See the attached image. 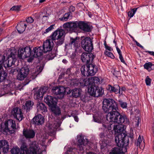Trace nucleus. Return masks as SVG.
Instances as JSON below:
<instances>
[{"label": "nucleus", "instance_id": "obj_50", "mask_svg": "<svg viewBox=\"0 0 154 154\" xmlns=\"http://www.w3.org/2000/svg\"><path fill=\"white\" fill-rule=\"evenodd\" d=\"M48 130H49V132L52 133L54 131V128L52 126V125H49L48 127Z\"/></svg>", "mask_w": 154, "mask_h": 154}, {"label": "nucleus", "instance_id": "obj_44", "mask_svg": "<svg viewBox=\"0 0 154 154\" xmlns=\"http://www.w3.org/2000/svg\"><path fill=\"white\" fill-rule=\"evenodd\" d=\"M59 88V86L53 87L52 90V92L56 95H59V90H58Z\"/></svg>", "mask_w": 154, "mask_h": 154}, {"label": "nucleus", "instance_id": "obj_4", "mask_svg": "<svg viewBox=\"0 0 154 154\" xmlns=\"http://www.w3.org/2000/svg\"><path fill=\"white\" fill-rule=\"evenodd\" d=\"M66 34L65 31L62 29L58 28L49 36L51 40L54 41L56 46L58 47L63 44L65 40Z\"/></svg>", "mask_w": 154, "mask_h": 154}, {"label": "nucleus", "instance_id": "obj_46", "mask_svg": "<svg viewBox=\"0 0 154 154\" xmlns=\"http://www.w3.org/2000/svg\"><path fill=\"white\" fill-rule=\"evenodd\" d=\"M72 83L74 86H77L81 84V82L79 80L77 79H73L72 80Z\"/></svg>", "mask_w": 154, "mask_h": 154}, {"label": "nucleus", "instance_id": "obj_32", "mask_svg": "<svg viewBox=\"0 0 154 154\" xmlns=\"http://www.w3.org/2000/svg\"><path fill=\"white\" fill-rule=\"evenodd\" d=\"M74 68L72 66L68 68L65 72H62L61 73L60 76L64 77L65 74L68 75V76H70V75H72V74L74 73Z\"/></svg>", "mask_w": 154, "mask_h": 154}, {"label": "nucleus", "instance_id": "obj_61", "mask_svg": "<svg viewBox=\"0 0 154 154\" xmlns=\"http://www.w3.org/2000/svg\"><path fill=\"white\" fill-rule=\"evenodd\" d=\"M7 81L9 82L8 84H4L3 85L4 87L5 88H9L10 86V81L9 80H7Z\"/></svg>", "mask_w": 154, "mask_h": 154}, {"label": "nucleus", "instance_id": "obj_40", "mask_svg": "<svg viewBox=\"0 0 154 154\" xmlns=\"http://www.w3.org/2000/svg\"><path fill=\"white\" fill-rule=\"evenodd\" d=\"M93 120L94 122L98 123H101L102 121V119H101V117L98 115L94 116H93Z\"/></svg>", "mask_w": 154, "mask_h": 154}, {"label": "nucleus", "instance_id": "obj_8", "mask_svg": "<svg viewBox=\"0 0 154 154\" xmlns=\"http://www.w3.org/2000/svg\"><path fill=\"white\" fill-rule=\"evenodd\" d=\"M91 87L88 88V92L91 96L98 97L103 94L104 90L102 87L94 86L93 87Z\"/></svg>", "mask_w": 154, "mask_h": 154}, {"label": "nucleus", "instance_id": "obj_60", "mask_svg": "<svg viewBox=\"0 0 154 154\" xmlns=\"http://www.w3.org/2000/svg\"><path fill=\"white\" fill-rule=\"evenodd\" d=\"M100 137L101 139H105L104 138H106V139H107V136H105L104 135V134L102 132L101 133L100 135Z\"/></svg>", "mask_w": 154, "mask_h": 154}, {"label": "nucleus", "instance_id": "obj_45", "mask_svg": "<svg viewBox=\"0 0 154 154\" xmlns=\"http://www.w3.org/2000/svg\"><path fill=\"white\" fill-rule=\"evenodd\" d=\"M152 66V64L150 62L146 63L144 65V68L148 70V71L150 69H151V68Z\"/></svg>", "mask_w": 154, "mask_h": 154}, {"label": "nucleus", "instance_id": "obj_9", "mask_svg": "<svg viewBox=\"0 0 154 154\" xmlns=\"http://www.w3.org/2000/svg\"><path fill=\"white\" fill-rule=\"evenodd\" d=\"M95 57V55L91 52H83L81 55V60L83 62L86 63V65L94 64L93 63V60Z\"/></svg>", "mask_w": 154, "mask_h": 154}, {"label": "nucleus", "instance_id": "obj_41", "mask_svg": "<svg viewBox=\"0 0 154 154\" xmlns=\"http://www.w3.org/2000/svg\"><path fill=\"white\" fill-rule=\"evenodd\" d=\"M70 12H68L66 13L63 17L62 18H60L59 19L62 21H66L69 18V17L70 15Z\"/></svg>", "mask_w": 154, "mask_h": 154}, {"label": "nucleus", "instance_id": "obj_27", "mask_svg": "<svg viewBox=\"0 0 154 154\" xmlns=\"http://www.w3.org/2000/svg\"><path fill=\"white\" fill-rule=\"evenodd\" d=\"M35 18L37 20L39 19L40 18L42 17V19L45 21L47 20L48 19V18L49 16V14H47V12L45 11H44L42 12L40 14H35Z\"/></svg>", "mask_w": 154, "mask_h": 154}, {"label": "nucleus", "instance_id": "obj_49", "mask_svg": "<svg viewBox=\"0 0 154 154\" xmlns=\"http://www.w3.org/2000/svg\"><path fill=\"white\" fill-rule=\"evenodd\" d=\"M21 7V5L14 6L10 9V10L18 11L20 10Z\"/></svg>", "mask_w": 154, "mask_h": 154}, {"label": "nucleus", "instance_id": "obj_39", "mask_svg": "<svg viewBox=\"0 0 154 154\" xmlns=\"http://www.w3.org/2000/svg\"><path fill=\"white\" fill-rule=\"evenodd\" d=\"M6 57L5 55H2L0 56V72L3 70V65L5 62Z\"/></svg>", "mask_w": 154, "mask_h": 154}, {"label": "nucleus", "instance_id": "obj_11", "mask_svg": "<svg viewBox=\"0 0 154 154\" xmlns=\"http://www.w3.org/2000/svg\"><path fill=\"white\" fill-rule=\"evenodd\" d=\"M78 21L74 22H69L66 23L63 25L64 28L67 29V30L70 32H75L78 28Z\"/></svg>", "mask_w": 154, "mask_h": 154}, {"label": "nucleus", "instance_id": "obj_22", "mask_svg": "<svg viewBox=\"0 0 154 154\" xmlns=\"http://www.w3.org/2000/svg\"><path fill=\"white\" fill-rule=\"evenodd\" d=\"M44 52L42 46L32 47V56L35 58H38L43 55Z\"/></svg>", "mask_w": 154, "mask_h": 154}, {"label": "nucleus", "instance_id": "obj_21", "mask_svg": "<svg viewBox=\"0 0 154 154\" xmlns=\"http://www.w3.org/2000/svg\"><path fill=\"white\" fill-rule=\"evenodd\" d=\"M26 148L25 143H23L20 147V149L17 146L13 147L11 150V154H25L24 149Z\"/></svg>", "mask_w": 154, "mask_h": 154}, {"label": "nucleus", "instance_id": "obj_47", "mask_svg": "<svg viewBox=\"0 0 154 154\" xmlns=\"http://www.w3.org/2000/svg\"><path fill=\"white\" fill-rule=\"evenodd\" d=\"M104 54L112 59H114L115 58V56L112 53L109 52L106 50L105 51Z\"/></svg>", "mask_w": 154, "mask_h": 154}, {"label": "nucleus", "instance_id": "obj_29", "mask_svg": "<svg viewBox=\"0 0 154 154\" xmlns=\"http://www.w3.org/2000/svg\"><path fill=\"white\" fill-rule=\"evenodd\" d=\"M82 89L79 88H75L72 90V95L73 97L77 98L81 95Z\"/></svg>", "mask_w": 154, "mask_h": 154}, {"label": "nucleus", "instance_id": "obj_56", "mask_svg": "<svg viewBox=\"0 0 154 154\" xmlns=\"http://www.w3.org/2000/svg\"><path fill=\"white\" fill-rule=\"evenodd\" d=\"M75 10V7L72 5H71L70 6L69 9V11H70L69 12L71 13V12H73Z\"/></svg>", "mask_w": 154, "mask_h": 154}, {"label": "nucleus", "instance_id": "obj_12", "mask_svg": "<svg viewBox=\"0 0 154 154\" xmlns=\"http://www.w3.org/2000/svg\"><path fill=\"white\" fill-rule=\"evenodd\" d=\"M16 55L15 54L11 52L8 56L7 57L6 60H5L3 64L6 65L7 67H9L14 65L17 59L16 57Z\"/></svg>", "mask_w": 154, "mask_h": 154}, {"label": "nucleus", "instance_id": "obj_15", "mask_svg": "<svg viewBox=\"0 0 154 154\" xmlns=\"http://www.w3.org/2000/svg\"><path fill=\"white\" fill-rule=\"evenodd\" d=\"M54 43L51 39H47L43 44L42 48L44 53H47L52 50Z\"/></svg>", "mask_w": 154, "mask_h": 154}, {"label": "nucleus", "instance_id": "obj_58", "mask_svg": "<svg viewBox=\"0 0 154 154\" xmlns=\"http://www.w3.org/2000/svg\"><path fill=\"white\" fill-rule=\"evenodd\" d=\"M65 90H66V92L67 94H69L71 92L72 93V90H71L69 88H65Z\"/></svg>", "mask_w": 154, "mask_h": 154}, {"label": "nucleus", "instance_id": "obj_3", "mask_svg": "<svg viewBox=\"0 0 154 154\" xmlns=\"http://www.w3.org/2000/svg\"><path fill=\"white\" fill-rule=\"evenodd\" d=\"M16 129L15 121L12 119L6 120L4 122L0 121V132L7 135L8 132L11 134L14 133Z\"/></svg>", "mask_w": 154, "mask_h": 154}, {"label": "nucleus", "instance_id": "obj_52", "mask_svg": "<svg viewBox=\"0 0 154 154\" xmlns=\"http://www.w3.org/2000/svg\"><path fill=\"white\" fill-rule=\"evenodd\" d=\"M145 82L146 84L147 85H150L151 82V79L148 76H147Z\"/></svg>", "mask_w": 154, "mask_h": 154}, {"label": "nucleus", "instance_id": "obj_20", "mask_svg": "<svg viewBox=\"0 0 154 154\" xmlns=\"http://www.w3.org/2000/svg\"><path fill=\"white\" fill-rule=\"evenodd\" d=\"M106 89L110 93H114L116 94L122 95V92L120 91L121 88L118 85H114L112 86L109 84L106 87Z\"/></svg>", "mask_w": 154, "mask_h": 154}, {"label": "nucleus", "instance_id": "obj_53", "mask_svg": "<svg viewBox=\"0 0 154 154\" xmlns=\"http://www.w3.org/2000/svg\"><path fill=\"white\" fill-rule=\"evenodd\" d=\"M55 24H52L49 27L45 30V32H44L45 33H46L48 32L49 31H51L53 29H54V26Z\"/></svg>", "mask_w": 154, "mask_h": 154}, {"label": "nucleus", "instance_id": "obj_28", "mask_svg": "<svg viewBox=\"0 0 154 154\" xmlns=\"http://www.w3.org/2000/svg\"><path fill=\"white\" fill-rule=\"evenodd\" d=\"M25 145L26 148L24 149L25 154H37L36 149L34 147L30 146L29 149L26 143Z\"/></svg>", "mask_w": 154, "mask_h": 154}, {"label": "nucleus", "instance_id": "obj_55", "mask_svg": "<svg viewBox=\"0 0 154 154\" xmlns=\"http://www.w3.org/2000/svg\"><path fill=\"white\" fill-rule=\"evenodd\" d=\"M26 21L27 23H31L33 22L34 19L32 17H29L26 19Z\"/></svg>", "mask_w": 154, "mask_h": 154}, {"label": "nucleus", "instance_id": "obj_37", "mask_svg": "<svg viewBox=\"0 0 154 154\" xmlns=\"http://www.w3.org/2000/svg\"><path fill=\"white\" fill-rule=\"evenodd\" d=\"M77 39V37L75 38H73L72 37H71L70 38V42L69 44L70 45H72V44H74V46L75 47V51H77V49L78 48V44H76V43L77 42H76V41Z\"/></svg>", "mask_w": 154, "mask_h": 154}, {"label": "nucleus", "instance_id": "obj_14", "mask_svg": "<svg viewBox=\"0 0 154 154\" xmlns=\"http://www.w3.org/2000/svg\"><path fill=\"white\" fill-rule=\"evenodd\" d=\"M78 28L85 32H91L92 29V26L88 25L85 21H78Z\"/></svg>", "mask_w": 154, "mask_h": 154}, {"label": "nucleus", "instance_id": "obj_54", "mask_svg": "<svg viewBox=\"0 0 154 154\" xmlns=\"http://www.w3.org/2000/svg\"><path fill=\"white\" fill-rule=\"evenodd\" d=\"M39 89H41V91L42 92V93L44 94L46 92V91L48 89V88L46 86H44L41 87Z\"/></svg>", "mask_w": 154, "mask_h": 154}, {"label": "nucleus", "instance_id": "obj_36", "mask_svg": "<svg viewBox=\"0 0 154 154\" xmlns=\"http://www.w3.org/2000/svg\"><path fill=\"white\" fill-rule=\"evenodd\" d=\"M77 138L78 139V145L80 147H82L83 146H84L85 140L84 137L82 136H80L79 137L77 136Z\"/></svg>", "mask_w": 154, "mask_h": 154}, {"label": "nucleus", "instance_id": "obj_63", "mask_svg": "<svg viewBox=\"0 0 154 154\" xmlns=\"http://www.w3.org/2000/svg\"><path fill=\"white\" fill-rule=\"evenodd\" d=\"M135 43H136V45L137 46H138V47H140V48H142L143 49H144V48H143V47L142 46V45H140V44L139 42H137L136 41V40H135Z\"/></svg>", "mask_w": 154, "mask_h": 154}, {"label": "nucleus", "instance_id": "obj_23", "mask_svg": "<svg viewBox=\"0 0 154 154\" xmlns=\"http://www.w3.org/2000/svg\"><path fill=\"white\" fill-rule=\"evenodd\" d=\"M25 21H21L18 23L16 26L17 29L20 34L23 33L25 30L27 25Z\"/></svg>", "mask_w": 154, "mask_h": 154}, {"label": "nucleus", "instance_id": "obj_59", "mask_svg": "<svg viewBox=\"0 0 154 154\" xmlns=\"http://www.w3.org/2000/svg\"><path fill=\"white\" fill-rule=\"evenodd\" d=\"M119 58L122 62L125 64H126V63L123 59L122 55L120 54V55H119Z\"/></svg>", "mask_w": 154, "mask_h": 154}, {"label": "nucleus", "instance_id": "obj_6", "mask_svg": "<svg viewBox=\"0 0 154 154\" xmlns=\"http://www.w3.org/2000/svg\"><path fill=\"white\" fill-rule=\"evenodd\" d=\"M81 40V45L83 49L86 52H91L94 49L92 39L89 37L82 36Z\"/></svg>", "mask_w": 154, "mask_h": 154}, {"label": "nucleus", "instance_id": "obj_33", "mask_svg": "<svg viewBox=\"0 0 154 154\" xmlns=\"http://www.w3.org/2000/svg\"><path fill=\"white\" fill-rule=\"evenodd\" d=\"M7 73L4 70L0 72V83L7 79Z\"/></svg>", "mask_w": 154, "mask_h": 154}, {"label": "nucleus", "instance_id": "obj_35", "mask_svg": "<svg viewBox=\"0 0 154 154\" xmlns=\"http://www.w3.org/2000/svg\"><path fill=\"white\" fill-rule=\"evenodd\" d=\"M37 108L38 111H42L44 112L47 111V108L45 105L43 103H39L37 104Z\"/></svg>", "mask_w": 154, "mask_h": 154}, {"label": "nucleus", "instance_id": "obj_13", "mask_svg": "<svg viewBox=\"0 0 154 154\" xmlns=\"http://www.w3.org/2000/svg\"><path fill=\"white\" fill-rule=\"evenodd\" d=\"M11 114L19 122L21 121L24 118L21 109L18 107L13 108L12 110Z\"/></svg>", "mask_w": 154, "mask_h": 154}, {"label": "nucleus", "instance_id": "obj_24", "mask_svg": "<svg viewBox=\"0 0 154 154\" xmlns=\"http://www.w3.org/2000/svg\"><path fill=\"white\" fill-rule=\"evenodd\" d=\"M23 134L27 138H33L35 136V131L32 129H26L23 131Z\"/></svg>", "mask_w": 154, "mask_h": 154}, {"label": "nucleus", "instance_id": "obj_38", "mask_svg": "<svg viewBox=\"0 0 154 154\" xmlns=\"http://www.w3.org/2000/svg\"><path fill=\"white\" fill-rule=\"evenodd\" d=\"M107 139H102L100 141L101 149H105V147L107 145Z\"/></svg>", "mask_w": 154, "mask_h": 154}, {"label": "nucleus", "instance_id": "obj_18", "mask_svg": "<svg viewBox=\"0 0 154 154\" xmlns=\"http://www.w3.org/2000/svg\"><path fill=\"white\" fill-rule=\"evenodd\" d=\"M9 145L8 141L5 140H0V154H5L8 151Z\"/></svg>", "mask_w": 154, "mask_h": 154}, {"label": "nucleus", "instance_id": "obj_43", "mask_svg": "<svg viewBox=\"0 0 154 154\" xmlns=\"http://www.w3.org/2000/svg\"><path fill=\"white\" fill-rule=\"evenodd\" d=\"M119 104L123 109H126L128 107L127 103L126 102H124L122 100H119Z\"/></svg>", "mask_w": 154, "mask_h": 154}, {"label": "nucleus", "instance_id": "obj_25", "mask_svg": "<svg viewBox=\"0 0 154 154\" xmlns=\"http://www.w3.org/2000/svg\"><path fill=\"white\" fill-rule=\"evenodd\" d=\"M34 105V103L31 100H28L26 101L25 103L23 105L22 108L25 110L26 112L30 111L32 109Z\"/></svg>", "mask_w": 154, "mask_h": 154}, {"label": "nucleus", "instance_id": "obj_1", "mask_svg": "<svg viewBox=\"0 0 154 154\" xmlns=\"http://www.w3.org/2000/svg\"><path fill=\"white\" fill-rule=\"evenodd\" d=\"M102 103V109L104 112L108 113L106 117L108 121L117 123L116 125H122L123 123L129 124V120L127 116L125 114L120 113L118 111L119 110L118 104L114 99L104 98ZM115 125H114V126Z\"/></svg>", "mask_w": 154, "mask_h": 154}, {"label": "nucleus", "instance_id": "obj_57", "mask_svg": "<svg viewBox=\"0 0 154 154\" xmlns=\"http://www.w3.org/2000/svg\"><path fill=\"white\" fill-rule=\"evenodd\" d=\"M29 58L27 59V61L28 62H32L34 59V58L35 57H34L32 56V55H31L30 57H28Z\"/></svg>", "mask_w": 154, "mask_h": 154}, {"label": "nucleus", "instance_id": "obj_2", "mask_svg": "<svg viewBox=\"0 0 154 154\" xmlns=\"http://www.w3.org/2000/svg\"><path fill=\"white\" fill-rule=\"evenodd\" d=\"M123 125H115L113 130L115 132V141L118 147H114L112 149L109 154H125V152H127L126 146L129 143V138L131 141V143L133 142L134 136L133 134H130L129 136L125 133Z\"/></svg>", "mask_w": 154, "mask_h": 154}, {"label": "nucleus", "instance_id": "obj_26", "mask_svg": "<svg viewBox=\"0 0 154 154\" xmlns=\"http://www.w3.org/2000/svg\"><path fill=\"white\" fill-rule=\"evenodd\" d=\"M51 111L55 116H59L61 114L60 108L57 106V104L50 107Z\"/></svg>", "mask_w": 154, "mask_h": 154}, {"label": "nucleus", "instance_id": "obj_30", "mask_svg": "<svg viewBox=\"0 0 154 154\" xmlns=\"http://www.w3.org/2000/svg\"><path fill=\"white\" fill-rule=\"evenodd\" d=\"M57 50V49L56 50L54 49L48 52V54L46 56L45 59L48 60L54 59L56 56Z\"/></svg>", "mask_w": 154, "mask_h": 154}, {"label": "nucleus", "instance_id": "obj_10", "mask_svg": "<svg viewBox=\"0 0 154 154\" xmlns=\"http://www.w3.org/2000/svg\"><path fill=\"white\" fill-rule=\"evenodd\" d=\"M29 67L26 66L19 69L17 76V79L20 81L23 80L26 78L29 72Z\"/></svg>", "mask_w": 154, "mask_h": 154}, {"label": "nucleus", "instance_id": "obj_16", "mask_svg": "<svg viewBox=\"0 0 154 154\" xmlns=\"http://www.w3.org/2000/svg\"><path fill=\"white\" fill-rule=\"evenodd\" d=\"M100 79L99 78L96 76L92 77L91 79H88L84 84V85L88 86V88H91V87L98 86V84L100 83Z\"/></svg>", "mask_w": 154, "mask_h": 154}, {"label": "nucleus", "instance_id": "obj_51", "mask_svg": "<svg viewBox=\"0 0 154 154\" xmlns=\"http://www.w3.org/2000/svg\"><path fill=\"white\" fill-rule=\"evenodd\" d=\"M18 70L16 69L12 68L9 71L10 74H16L17 72H18Z\"/></svg>", "mask_w": 154, "mask_h": 154}, {"label": "nucleus", "instance_id": "obj_19", "mask_svg": "<svg viewBox=\"0 0 154 154\" xmlns=\"http://www.w3.org/2000/svg\"><path fill=\"white\" fill-rule=\"evenodd\" d=\"M44 117L40 114L35 116L31 120V122L35 126H39L44 124Z\"/></svg>", "mask_w": 154, "mask_h": 154}, {"label": "nucleus", "instance_id": "obj_34", "mask_svg": "<svg viewBox=\"0 0 154 154\" xmlns=\"http://www.w3.org/2000/svg\"><path fill=\"white\" fill-rule=\"evenodd\" d=\"M41 90V89H39L34 92V96L36 99H41L43 97L44 94L42 93Z\"/></svg>", "mask_w": 154, "mask_h": 154}, {"label": "nucleus", "instance_id": "obj_17", "mask_svg": "<svg viewBox=\"0 0 154 154\" xmlns=\"http://www.w3.org/2000/svg\"><path fill=\"white\" fill-rule=\"evenodd\" d=\"M44 102L49 107L57 104V98L50 95H47L44 100Z\"/></svg>", "mask_w": 154, "mask_h": 154}, {"label": "nucleus", "instance_id": "obj_42", "mask_svg": "<svg viewBox=\"0 0 154 154\" xmlns=\"http://www.w3.org/2000/svg\"><path fill=\"white\" fill-rule=\"evenodd\" d=\"M59 95H65L66 94V90L65 87L62 86H59Z\"/></svg>", "mask_w": 154, "mask_h": 154}, {"label": "nucleus", "instance_id": "obj_48", "mask_svg": "<svg viewBox=\"0 0 154 154\" xmlns=\"http://www.w3.org/2000/svg\"><path fill=\"white\" fill-rule=\"evenodd\" d=\"M112 74L116 78H118V77H120L121 75V73L120 71H117L114 70L112 72Z\"/></svg>", "mask_w": 154, "mask_h": 154}, {"label": "nucleus", "instance_id": "obj_31", "mask_svg": "<svg viewBox=\"0 0 154 154\" xmlns=\"http://www.w3.org/2000/svg\"><path fill=\"white\" fill-rule=\"evenodd\" d=\"M37 74H36V73H34V75H31L30 78L29 77H26V79L23 82H22L21 83L22 85L23 86H24L28 84L32 80H33L36 78L37 76Z\"/></svg>", "mask_w": 154, "mask_h": 154}, {"label": "nucleus", "instance_id": "obj_64", "mask_svg": "<svg viewBox=\"0 0 154 154\" xmlns=\"http://www.w3.org/2000/svg\"><path fill=\"white\" fill-rule=\"evenodd\" d=\"M146 53H149L150 55L154 56V52L153 51H145Z\"/></svg>", "mask_w": 154, "mask_h": 154}, {"label": "nucleus", "instance_id": "obj_7", "mask_svg": "<svg viewBox=\"0 0 154 154\" xmlns=\"http://www.w3.org/2000/svg\"><path fill=\"white\" fill-rule=\"evenodd\" d=\"M32 47L30 45L23 46L22 48H20L18 50L17 56L20 59L29 57L32 55Z\"/></svg>", "mask_w": 154, "mask_h": 154}, {"label": "nucleus", "instance_id": "obj_62", "mask_svg": "<svg viewBox=\"0 0 154 154\" xmlns=\"http://www.w3.org/2000/svg\"><path fill=\"white\" fill-rule=\"evenodd\" d=\"M128 17H130V18L133 17L134 15L133 14V13L131 11H130L128 12Z\"/></svg>", "mask_w": 154, "mask_h": 154}, {"label": "nucleus", "instance_id": "obj_5", "mask_svg": "<svg viewBox=\"0 0 154 154\" xmlns=\"http://www.w3.org/2000/svg\"><path fill=\"white\" fill-rule=\"evenodd\" d=\"M82 75L84 76H93L98 71V68L95 64L91 63L82 66L80 68Z\"/></svg>", "mask_w": 154, "mask_h": 154}]
</instances>
